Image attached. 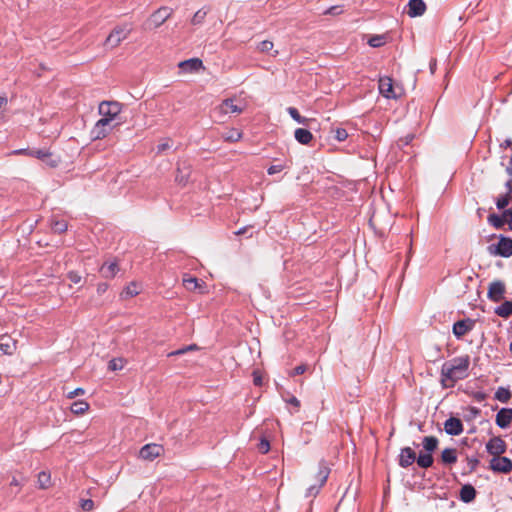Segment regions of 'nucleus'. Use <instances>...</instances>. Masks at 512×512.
<instances>
[{"mask_svg": "<svg viewBox=\"0 0 512 512\" xmlns=\"http://www.w3.org/2000/svg\"><path fill=\"white\" fill-rule=\"evenodd\" d=\"M124 367L122 359H112L108 363V368L111 371L121 370Z\"/></svg>", "mask_w": 512, "mask_h": 512, "instance_id": "nucleus-43", "label": "nucleus"}, {"mask_svg": "<svg viewBox=\"0 0 512 512\" xmlns=\"http://www.w3.org/2000/svg\"><path fill=\"white\" fill-rule=\"evenodd\" d=\"M459 497L464 503H470L476 498V490L471 484H465L460 489Z\"/></svg>", "mask_w": 512, "mask_h": 512, "instance_id": "nucleus-23", "label": "nucleus"}, {"mask_svg": "<svg viewBox=\"0 0 512 512\" xmlns=\"http://www.w3.org/2000/svg\"><path fill=\"white\" fill-rule=\"evenodd\" d=\"M122 105L117 101H103L99 104V114L102 116L101 119H107L109 124L118 117L121 113Z\"/></svg>", "mask_w": 512, "mask_h": 512, "instance_id": "nucleus-3", "label": "nucleus"}, {"mask_svg": "<svg viewBox=\"0 0 512 512\" xmlns=\"http://www.w3.org/2000/svg\"><path fill=\"white\" fill-rule=\"evenodd\" d=\"M495 313L503 318H508L512 315V301H505L495 309Z\"/></svg>", "mask_w": 512, "mask_h": 512, "instance_id": "nucleus-30", "label": "nucleus"}, {"mask_svg": "<svg viewBox=\"0 0 512 512\" xmlns=\"http://www.w3.org/2000/svg\"><path fill=\"white\" fill-rule=\"evenodd\" d=\"M435 68H436V60H435V59H433V60L430 62V70H431V73H434Z\"/></svg>", "mask_w": 512, "mask_h": 512, "instance_id": "nucleus-62", "label": "nucleus"}, {"mask_svg": "<svg viewBox=\"0 0 512 512\" xmlns=\"http://www.w3.org/2000/svg\"><path fill=\"white\" fill-rule=\"evenodd\" d=\"M90 408V405L88 402L84 400H78L72 403L71 405V412L75 415H83L85 414Z\"/></svg>", "mask_w": 512, "mask_h": 512, "instance_id": "nucleus-28", "label": "nucleus"}, {"mask_svg": "<svg viewBox=\"0 0 512 512\" xmlns=\"http://www.w3.org/2000/svg\"><path fill=\"white\" fill-rule=\"evenodd\" d=\"M494 253L505 258L510 257L512 255V239L501 236Z\"/></svg>", "mask_w": 512, "mask_h": 512, "instance_id": "nucleus-16", "label": "nucleus"}, {"mask_svg": "<svg viewBox=\"0 0 512 512\" xmlns=\"http://www.w3.org/2000/svg\"><path fill=\"white\" fill-rule=\"evenodd\" d=\"M506 286L504 282L495 280L489 284L487 297L493 302H499L504 298Z\"/></svg>", "mask_w": 512, "mask_h": 512, "instance_id": "nucleus-7", "label": "nucleus"}, {"mask_svg": "<svg viewBox=\"0 0 512 512\" xmlns=\"http://www.w3.org/2000/svg\"><path fill=\"white\" fill-rule=\"evenodd\" d=\"M119 267L116 261L105 262L101 268L100 273L104 278H113L118 273Z\"/></svg>", "mask_w": 512, "mask_h": 512, "instance_id": "nucleus-24", "label": "nucleus"}, {"mask_svg": "<svg viewBox=\"0 0 512 512\" xmlns=\"http://www.w3.org/2000/svg\"><path fill=\"white\" fill-rule=\"evenodd\" d=\"M112 129V124L107 122V119H99L91 130V136L93 139L105 138Z\"/></svg>", "mask_w": 512, "mask_h": 512, "instance_id": "nucleus-12", "label": "nucleus"}, {"mask_svg": "<svg viewBox=\"0 0 512 512\" xmlns=\"http://www.w3.org/2000/svg\"><path fill=\"white\" fill-rule=\"evenodd\" d=\"M17 342L11 337L4 335L0 338V350L6 355H12L16 350Z\"/></svg>", "mask_w": 512, "mask_h": 512, "instance_id": "nucleus-22", "label": "nucleus"}, {"mask_svg": "<svg viewBox=\"0 0 512 512\" xmlns=\"http://www.w3.org/2000/svg\"><path fill=\"white\" fill-rule=\"evenodd\" d=\"M216 111L221 115L227 114H240L243 112V107L234 103V99H225L217 108Z\"/></svg>", "mask_w": 512, "mask_h": 512, "instance_id": "nucleus-14", "label": "nucleus"}, {"mask_svg": "<svg viewBox=\"0 0 512 512\" xmlns=\"http://www.w3.org/2000/svg\"><path fill=\"white\" fill-rule=\"evenodd\" d=\"M29 156L38 158L45 162L48 166L54 168L60 163V157L54 156L52 152L46 149H35L31 150Z\"/></svg>", "mask_w": 512, "mask_h": 512, "instance_id": "nucleus-6", "label": "nucleus"}, {"mask_svg": "<svg viewBox=\"0 0 512 512\" xmlns=\"http://www.w3.org/2000/svg\"><path fill=\"white\" fill-rule=\"evenodd\" d=\"M253 382L256 386L262 385V377L258 374V372L253 373Z\"/></svg>", "mask_w": 512, "mask_h": 512, "instance_id": "nucleus-55", "label": "nucleus"}, {"mask_svg": "<svg viewBox=\"0 0 512 512\" xmlns=\"http://www.w3.org/2000/svg\"><path fill=\"white\" fill-rule=\"evenodd\" d=\"M417 464L421 468H429L433 465V456L431 453L422 454L420 453L419 456L416 458Z\"/></svg>", "mask_w": 512, "mask_h": 512, "instance_id": "nucleus-32", "label": "nucleus"}, {"mask_svg": "<svg viewBox=\"0 0 512 512\" xmlns=\"http://www.w3.org/2000/svg\"><path fill=\"white\" fill-rule=\"evenodd\" d=\"M283 169H284V167L282 165H272L268 168L267 172L269 175H273V174L281 172Z\"/></svg>", "mask_w": 512, "mask_h": 512, "instance_id": "nucleus-51", "label": "nucleus"}, {"mask_svg": "<svg viewBox=\"0 0 512 512\" xmlns=\"http://www.w3.org/2000/svg\"><path fill=\"white\" fill-rule=\"evenodd\" d=\"M67 277L74 284L79 283L81 281V279H82L81 275L78 272H75V271L68 272Z\"/></svg>", "mask_w": 512, "mask_h": 512, "instance_id": "nucleus-47", "label": "nucleus"}, {"mask_svg": "<svg viewBox=\"0 0 512 512\" xmlns=\"http://www.w3.org/2000/svg\"><path fill=\"white\" fill-rule=\"evenodd\" d=\"M209 11L210 9L207 7H203L196 11L193 17L191 18V24L193 26H199L203 24Z\"/></svg>", "mask_w": 512, "mask_h": 512, "instance_id": "nucleus-29", "label": "nucleus"}, {"mask_svg": "<svg viewBox=\"0 0 512 512\" xmlns=\"http://www.w3.org/2000/svg\"><path fill=\"white\" fill-rule=\"evenodd\" d=\"M486 449L494 457L500 456L506 451V443L500 437H493L486 444Z\"/></svg>", "mask_w": 512, "mask_h": 512, "instance_id": "nucleus-13", "label": "nucleus"}, {"mask_svg": "<svg viewBox=\"0 0 512 512\" xmlns=\"http://www.w3.org/2000/svg\"><path fill=\"white\" fill-rule=\"evenodd\" d=\"M512 146V140L511 139H506L502 144H501V147H510Z\"/></svg>", "mask_w": 512, "mask_h": 512, "instance_id": "nucleus-61", "label": "nucleus"}, {"mask_svg": "<svg viewBox=\"0 0 512 512\" xmlns=\"http://www.w3.org/2000/svg\"><path fill=\"white\" fill-rule=\"evenodd\" d=\"M490 469L495 472L509 473L512 471V461L508 457L495 456L490 461Z\"/></svg>", "mask_w": 512, "mask_h": 512, "instance_id": "nucleus-8", "label": "nucleus"}, {"mask_svg": "<svg viewBox=\"0 0 512 512\" xmlns=\"http://www.w3.org/2000/svg\"><path fill=\"white\" fill-rule=\"evenodd\" d=\"M173 14V9L162 6L153 12L146 21L148 29H157L164 24Z\"/></svg>", "mask_w": 512, "mask_h": 512, "instance_id": "nucleus-4", "label": "nucleus"}, {"mask_svg": "<svg viewBox=\"0 0 512 512\" xmlns=\"http://www.w3.org/2000/svg\"><path fill=\"white\" fill-rule=\"evenodd\" d=\"M170 147H171V141L170 140H166L165 142L160 143L157 146V151H158V153H161V152L169 149Z\"/></svg>", "mask_w": 512, "mask_h": 512, "instance_id": "nucleus-52", "label": "nucleus"}, {"mask_svg": "<svg viewBox=\"0 0 512 512\" xmlns=\"http://www.w3.org/2000/svg\"><path fill=\"white\" fill-rule=\"evenodd\" d=\"M108 285L106 283H99L97 285V292L98 294H103L107 291Z\"/></svg>", "mask_w": 512, "mask_h": 512, "instance_id": "nucleus-56", "label": "nucleus"}, {"mask_svg": "<svg viewBox=\"0 0 512 512\" xmlns=\"http://www.w3.org/2000/svg\"><path fill=\"white\" fill-rule=\"evenodd\" d=\"M511 199H512V195H510V193H506L504 195H501L496 200L497 208L498 209H504L505 207H507L509 205V203L511 202Z\"/></svg>", "mask_w": 512, "mask_h": 512, "instance_id": "nucleus-39", "label": "nucleus"}, {"mask_svg": "<svg viewBox=\"0 0 512 512\" xmlns=\"http://www.w3.org/2000/svg\"><path fill=\"white\" fill-rule=\"evenodd\" d=\"M328 475H329V469L327 467L322 466L319 468L317 475H316V480L318 482V486L316 487L315 485H311L308 488L309 495H315L318 493L319 488L322 487L325 484V482L327 481Z\"/></svg>", "mask_w": 512, "mask_h": 512, "instance_id": "nucleus-18", "label": "nucleus"}, {"mask_svg": "<svg viewBox=\"0 0 512 512\" xmlns=\"http://www.w3.org/2000/svg\"><path fill=\"white\" fill-rule=\"evenodd\" d=\"M123 293L128 297L137 296L140 293V286L136 282H131L125 287Z\"/></svg>", "mask_w": 512, "mask_h": 512, "instance_id": "nucleus-38", "label": "nucleus"}, {"mask_svg": "<svg viewBox=\"0 0 512 512\" xmlns=\"http://www.w3.org/2000/svg\"><path fill=\"white\" fill-rule=\"evenodd\" d=\"M334 137L338 141H344L348 137V133L344 128L337 127L333 130Z\"/></svg>", "mask_w": 512, "mask_h": 512, "instance_id": "nucleus-42", "label": "nucleus"}, {"mask_svg": "<svg viewBox=\"0 0 512 512\" xmlns=\"http://www.w3.org/2000/svg\"><path fill=\"white\" fill-rule=\"evenodd\" d=\"M488 222L496 229H501L505 224H508L509 229L512 230V209L505 210L502 215L490 214Z\"/></svg>", "mask_w": 512, "mask_h": 512, "instance_id": "nucleus-5", "label": "nucleus"}, {"mask_svg": "<svg viewBox=\"0 0 512 512\" xmlns=\"http://www.w3.org/2000/svg\"><path fill=\"white\" fill-rule=\"evenodd\" d=\"M176 181H177L178 183L182 184V185H186V183H187V181H188V180H187V178H186V177H184V176H180V175L178 174V175H176Z\"/></svg>", "mask_w": 512, "mask_h": 512, "instance_id": "nucleus-59", "label": "nucleus"}, {"mask_svg": "<svg viewBox=\"0 0 512 512\" xmlns=\"http://www.w3.org/2000/svg\"><path fill=\"white\" fill-rule=\"evenodd\" d=\"M378 88L380 94L387 99H395L397 97L394 91L393 80L388 76L379 79Z\"/></svg>", "mask_w": 512, "mask_h": 512, "instance_id": "nucleus-11", "label": "nucleus"}, {"mask_svg": "<svg viewBox=\"0 0 512 512\" xmlns=\"http://www.w3.org/2000/svg\"><path fill=\"white\" fill-rule=\"evenodd\" d=\"M506 188H507V193H510V195H512V180L507 181Z\"/></svg>", "mask_w": 512, "mask_h": 512, "instance_id": "nucleus-60", "label": "nucleus"}, {"mask_svg": "<svg viewBox=\"0 0 512 512\" xmlns=\"http://www.w3.org/2000/svg\"><path fill=\"white\" fill-rule=\"evenodd\" d=\"M470 366L469 355L455 357L441 367V384L444 388H452L456 382L468 376Z\"/></svg>", "mask_w": 512, "mask_h": 512, "instance_id": "nucleus-1", "label": "nucleus"}, {"mask_svg": "<svg viewBox=\"0 0 512 512\" xmlns=\"http://www.w3.org/2000/svg\"><path fill=\"white\" fill-rule=\"evenodd\" d=\"M133 30L131 23H122L116 25L108 34L104 41V46L109 50L117 48L124 40H126Z\"/></svg>", "mask_w": 512, "mask_h": 512, "instance_id": "nucleus-2", "label": "nucleus"}, {"mask_svg": "<svg viewBox=\"0 0 512 512\" xmlns=\"http://www.w3.org/2000/svg\"><path fill=\"white\" fill-rule=\"evenodd\" d=\"M386 42L387 38L385 35H373L368 39V44L374 48L382 47Z\"/></svg>", "mask_w": 512, "mask_h": 512, "instance_id": "nucleus-37", "label": "nucleus"}, {"mask_svg": "<svg viewBox=\"0 0 512 512\" xmlns=\"http://www.w3.org/2000/svg\"><path fill=\"white\" fill-rule=\"evenodd\" d=\"M305 371H306V366H305V365H298V366H296V367L293 369V371H292L291 375H292V376H294V375H301V374H303Z\"/></svg>", "mask_w": 512, "mask_h": 512, "instance_id": "nucleus-53", "label": "nucleus"}, {"mask_svg": "<svg viewBox=\"0 0 512 512\" xmlns=\"http://www.w3.org/2000/svg\"><path fill=\"white\" fill-rule=\"evenodd\" d=\"M512 421V408H502L496 415V424L506 428Z\"/></svg>", "mask_w": 512, "mask_h": 512, "instance_id": "nucleus-21", "label": "nucleus"}, {"mask_svg": "<svg viewBox=\"0 0 512 512\" xmlns=\"http://www.w3.org/2000/svg\"><path fill=\"white\" fill-rule=\"evenodd\" d=\"M257 447L261 453L266 454L270 450V443L268 440L262 439Z\"/></svg>", "mask_w": 512, "mask_h": 512, "instance_id": "nucleus-46", "label": "nucleus"}, {"mask_svg": "<svg viewBox=\"0 0 512 512\" xmlns=\"http://www.w3.org/2000/svg\"><path fill=\"white\" fill-rule=\"evenodd\" d=\"M184 282V286L190 290V291H194L196 290L198 287H200V284H199V281L197 278L195 277H189V278H185L183 280Z\"/></svg>", "mask_w": 512, "mask_h": 512, "instance_id": "nucleus-41", "label": "nucleus"}, {"mask_svg": "<svg viewBox=\"0 0 512 512\" xmlns=\"http://www.w3.org/2000/svg\"><path fill=\"white\" fill-rule=\"evenodd\" d=\"M475 325V320L466 318L463 320H459L453 325V334L458 338H462L467 333H469Z\"/></svg>", "mask_w": 512, "mask_h": 512, "instance_id": "nucleus-10", "label": "nucleus"}, {"mask_svg": "<svg viewBox=\"0 0 512 512\" xmlns=\"http://www.w3.org/2000/svg\"><path fill=\"white\" fill-rule=\"evenodd\" d=\"M85 394V390L83 388H76L75 390L69 392L67 394V398L68 399H73L77 396H81V395H84Z\"/></svg>", "mask_w": 512, "mask_h": 512, "instance_id": "nucleus-49", "label": "nucleus"}, {"mask_svg": "<svg viewBox=\"0 0 512 512\" xmlns=\"http://www.w3.org/2000/svg\"><path fill=\"white\" fill-rule=\"evenodd\" d=\"M444 430L449 435L458 436L463 432V424L459 418L450 417L444 423Z\"/></svg>", "mask_w": 512, "mask_h": 512, "instance_id": "nucleus-15", "label": "nucleus"}, {"mask_svg": "<svg viewBox=\"0 0 512 512\" xmlns=\"http://www.w3.org/2000/svg\"><path fill=\"white\" fill-rule=\"evenodd\" d=\"M242 137H243L242 131H240L236 128H231L227 132H224L222 134V139L224 141L230 142V143L238 142L242 139Z\"/></svg>", "mask_w": 512, "mask_h": 512, "instance_id": "nucleus-26", "label": "nucleus"}, {"mask_svg": "<svg viewBox=\"0 0 512 512\" xmlns=\"http://www.w3.org/2000/svg\"><path fill=\"white\" fill-rule=\"evenodd\" d=\"M24 481H25V478L18 479L16 476H13L12 480L9 484V487L10 488L16 487L17 490L15 491V494H17L21 490Z\"/></svg>", "mask_w": 512, "mask_h": 512, "instance_id": "nucleus-45", "label": "nucleus"}, {"mask_svg": "<svg viewBox=\"0 0 512 512\" xmlns=\"http://www.w3.org/2000/svg\"><path fill=\"white\" fill-rule=\"evenodd\" d=\"M50 226L55 233L59 234L64 233L68 228V224L65 220L57 218L51 219Z\"/></svg>", "mask_w": 512, "mask_h": 512, "instance_id": "nucleus-31", "label": "nucleus"}, {"mask_svg": "<svg viewBox=\"0 0 512 512\" xmlns=\"http://www.w3.org/2000/svg\"><path fill=\"white\" fill-rule=\"evenodd\" d=\"M470 411L474 414V415H478L480 413V410L476 407H471L470 408Z\"/></svg>", "mask_w": 512, "mask_h": 512, "instance_id": "nucleus-63", "label": "nucleus"}, {"mask_svg": "<svg viewBox=\"0 0 512 512\" xmlns=\"http://www.w3.org/2000/svg\"><path fill=\"white\" fill-rule=\"evenodd\" d=\"M426 4L423 0H409L407 14L410 17H417L424 14Z\"/></svg>", "mask_w": 512, "mask_h": 512, "instance_id": "nucleus-20", "label": "nucleus"}, {"mask_svg": "<svg viewBox=\"0 0 512 512\" xmlns=\"http://www.w3.org/2000/svg\"><path fill=\"white\" fill-rule=\"evenodd\" d=\"M80 507L85 512H90L94 509V502L91 499H82L80 501Z\"/></svg>", "mask_w": 512, "mask_h": 512, "instance_id": "nucleus-44", "label": "nucleus"}, {"mask_svg": "<svg viewBox=\"0 0 512 512\" xmlns=\"http://www.w3.org/2000/svg\"><path fill=\"white\" fill-rule=\"evenodd\" d=\"M441 460L444 464H454L457 462V452L454 448H446L441 453Z\"/></svg>", "mask_w": 512, "mask_h": 512, "instance_id": "nucleus-27", "label": "nucleus"}, {"mask_svg": "<svg viewBox=\"0 0 512 512\" xmlns=\"http://www.w3.org/2000/svg\"><path fill=\"white\" fill-rule=\"evenodd\" d=\"M7 102L6 97H0V119H4L5 117L4 111L6 109Z\"/></svg>", "mask_w": 512, "mask_h": 512, "instance_id": "nucleus-50", "label": "nucleus"}, {"mask_svg": "<svg viewBox=\"0 0 512 512\" xmlns=\"http://www.w3.org/2000/svg\"><path fill=\"white\" fill-rule=\"evenodd\" d=\"M495 398L502 403H507L511 399V392L509 389L499 387L495 393Z\"/></svg>", "mask_w": 512, "mask_h": 512, "instance_id": "nucleus-36", "label": "nucleus"}, {"mask_svg": "<svg viewBox=\"0 0 512 512\" xmlns=\"http://www.w3.org/2000/svg\"><path fill=\"white\" fill-rule=\"evenodd\" d=\"M163 447L159 444L151 443L144 445L139 452V455L144 460L152 461L163 453Z\"/></svg>", "mask_w": 512, "mask_h": 512, "instance_id": "nucleus-9", "label": "nucleus"}, {"mask_svg": "<svg viewBox=\"0 0 512 512\" xmlns=\"http://www.w3.org/2000/svg\"><path fill=\"white\" fill-rule=\"evenodd\" d=\"M288 402L292 404L293 406L299 408L300 407V401L296 397H291Z\"/></svg>", "mask_w": 512, "mask_h": 512, "instance_id": "nucleus-58", "label": "nucleus"}, {"mask_svg": "<svg viewBox=\"0 0 512 512\" xmlns=\"http://www.w3.org/2000/svg\"><path fill=\"white\" fill-rule=\"evenodd\" d=\"M38 486L40 489H48L51 486V475L46 471H42L38 474Z\"/></svg>", "mask_w": 512, "mask_h": 512, "instance_id": "nucleus-33", "label": "nucleus"}, {"mask_svg": "<svg viewBox=\"0 0 512 512\" xmlns=\"http://www.w3.org/2000/svg\"><path fill=\"white\" fill-rule=\"evenodd\" d=\"M287 112L299 124L307 125L310 121L308 118L301 116L299 111L294 107H288Z\"/></svg>", "mask_w": 512, "mask_h": 512, "instance_id": "nucleus-35", "label": "nucleus"}, {"mask_svg": "<svg viewBox=\"0 0 512 512\" xmlns=\"http://www.w3.org/2000/svg\"><path fill=\"white\" fill-rule=\"evenodd\" d=\"M340 13H341V10H340L339 6H332L324 12V14H331V15H337Z\"/></svg>", "mask_w": 512, "mask_h": 512, "instance_id": "nucleus-54", "label": "nucleus"}, {"mask_svg": "<svg viewBox=\"0 0 512 512\" xmlns=\"http://www.w3.org/2000/svg\"><path fill=\"white\" fill-rule=\"evenodd\" d=\"M484 398H485V394H483V393H478L476 395V399L479 400V401L483 400Z\"/></svg>", "mask_w": 512, "mask_h": 512, "instance_id": "nucleus-64", "label": "nucleus"}, {"mask_svg": "<svg viewBox=\"0 0 512 512\" xmlns=\"http://www.w3.org/2000/svg\"><path fill=\"white\" fill-rule=\"evenodd\" d=\"M295 139L303 145H308L313 140L312 133L304 128H298L294 132Z\"/></svg>", "mask_w": 512, "mask_h": 512, "instance_id": "nucleus-25", "label": "nucleus"}, {"mask_svg": "<svg viewBox=\"0 0 512 512\" xmlns=\"http://www.w3.org/2000/svg\"><path fill=\"white\" fill-rule=\"evenodd\" d=\"M31 150H28V149H18V150H14L11 152V154L13 155H28L29 156V153Z\"/></svg>", "mask_w": 512, "mask_h": 512, "instance_id": "nucleus-57", "label": "nucleus"}, {"mask_svg": "<svg viewBox=\"0 0 512 512\" xmlns=\"http://www.w3.org/2000/svg\"><path fill=\"white\" fill-rule=\"evenodd\" d=\"M274 48V43L270 40H264L257 45V50L261 53H268Z\"/></svg>", "mask_w": 512, "mask_h": 512, "instance_id": "nucleus-40", "label": "nucleus"}, {"mask_svg": "<svg viewBox=\"0 0 512 512\" xmlns=\"http://www.w3.org/2000/svg\"><path fill=\"white\" fill-rule=\"evenodd\" d=\"M179 68L185 73H193L203 68L202 60L198 58H191L179 63Z\"/></svg>", "mask_w": 512, "mask_h": 512, "instance_id": "nucleus-19", "label": "nucleus"}, {"mask_svg": "<svg viewBox=\"0 0 512 512\" xmlns=\"http://www.w3.org/2000/svg\"><path fill=\"white\" fill-rule=\"evenodd\" d=\"M438 439L435 436H426L423 439V447L429 453L433 452L438 446Z\"/></svg>", "mask_w": 512, "mask_h": 512, "instance_id": "nucleus-34", "label": "nucleus"}, {"mask_svg": "<svg viewBox=\"0 0 512 512\" xmlns=\"http://www.w3.org/2000/svg\"><path fill=\"white\" fill-rule=\"evenodd\" d=\"M196 345H189L185 348H182V349H179V350H176V351H173L169 354V356H173V355H182L184 353H186L187 351H191V350H194L196 349Z\"/></svg>", "mask_w": 512, "mask_h": 512, "instance_id": "nucleus-48", "label": "nucleus"}, {"mask_svg": "<svg viewBox=\"0 0 512 512\" xmlns=\"http://www.w3.org/2000/svg\"><path fill=\"white\" fill-rule=\"evenodd\" d=\"M416 460V453L410 447H404L401 449L399 455V465L402 468L411 466Z\"/></svg>", "mask_w": 512, "mask_h": 512, "instance_id": "nucleus-17", "label": "nucleus"}]
</instances>
